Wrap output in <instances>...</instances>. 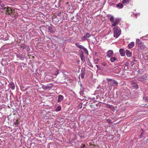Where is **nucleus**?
<instances>
[{"instance_id":"393cba45","label":"nucleus","mask_w":148,"mask_h":148,"mask_svg":"<svg viewBox=\"0 0 148 148\" xmlns=\"http://www.w3.org/2000/svg\"><path fill=\"white\" fill-rule=\"evenodd\" d=\"M61 109V107L60 106H58L56 108V111H60Z\"/></svg>"},{"instance_id":"a18cd8bd","label":"nucleus","mask_w":148,"mask_h":148,"mask_svg":"<svg viewBox=\"0 0 148 148\" xmlns=\"http://www.w3.org/2000/svg\"><path fill=\"white\" fill-rule=\"evenodd\" d=\"M111 16V15L109 14H108L107 16L108 17H110Z\"/></svg>"},{"instance_id":"58836bf2","label":"nucleus","mask_w":148,"mask_h":148,"mask_svg":"<svg viewBox=\"0 0 148 148\" xmlns=\"http://www.w3.org/2000/svg\"><path fill=\"white\" fill-rule=\"evenodd\" d=\"M75 45H76V46L77 47H78V48H79V47H80V45H79V44H78L76 43V44H75Z\"/></svg>"},{"instance_id":"864d4df0","label":"nucleus","mask_w":148,"mask_h":148,"mask_svg":"<svg viewBox=\"0 0 148 148\" xmlns=\"http://www.w3.org/2000/svg\"><path fill=\"white\" fill-rule=\"evenodd\" d=\"M98 59H97V62H98Z\"/></svg>"},{"instance_id":"cd10ccee","label":"nucleus","mask_w":148,"mask_h":148,"mask_svg":"<svg viewBox=\"0 0 148 148\" xmlns=\"http://www.w3.org/2000/svg\"><path fill=\"white\" fill-rule=\"evenodd\" d=\"M83 50H84V52L85 53H86L87 54H88V52L87 50V49L85 48V47H84L83 48Z\"/></svg>"},{"instance_id":"c9c22d12","label":"nucleus","mask_w":148,"mask_h":148,"mask_svg":"<svg viewBox=\"0 0 148 148\" xmlns=\"http://www.w3.org/2000/svg\"><path fill=\"white\" fill-rule=\"evenodd\" d=\"M2 9L3 10H4L6 12L8 9V7H4L3 8H2Z\"/></svg>"},{"instance_id":"4d7b16f0","label":"nucleus","mask_w":148,"mask_h":148,"mask_svg":"<svg viewBox=\"0 0 148 148\" xmlns=\"http://www.w3.org/2000/svg\"><path fill=\"white\" fill-rule=\"evenodd\" d=\"M60 15V14H59V13H58V15Z\"/></svg>"},{"instance_id":"b1692460","label":"nucleus","mask_w":148,"mask_h":148,"mask_svg":"<svg viewBox=\"0 0 148 148\" xmlns=\"http://www.w3.org/2000/svg\"><path fill=\"white\" fill-rule=\"evenodd\" d=\"M134 60L132 62V63H133L132 65H133V64H138V60H135V58L134 57Z\"/></svg>"},{"instance_id":"f3484780","label":"nucleus","mask_w":148,"mask_h":148,"mask_svg":"<svg viewBox=\"0 0 148 148\" xmlns=\"http://www.w3.org/2000/svg\"><path fill=\"white\" fill-rule=\"evenodd\" d=\"M119 51L121 56H125V51L123 49H120Z\"/></svg>"},{"instance_id":"412c9836","label":"nucleus","mask_w":148,"mask_h":148,"mask_svg":"<svg viewBox=\"0 0 148 148\" xmlns=\"http://www.w3.org/2000/svg\"><path fill=\"white\" fill-rule=\"evenodd\" d=\"M134 45V43L133 42H130L128 45V47L129 48H132Z\"/></svg>"},{"instance_id":"a211bd4d","label":"nucleus","mask_w":148,"mask_h":148,"mask_svg":"<svg viewBox=\"0 0 148 148\" xmlns=\"http://www.w3.org/2000/svg\"><path fill=\"white\" fill-rule=\"evenodd\" d=\"M125 53L127 56L128 57H130L132 56V53L129 50H125Z\"/></svg>"},{"instance_id":"473e14b6","label":"nucleus","mask_w":148,"mask_h":148,"mask_svg":"<svg viewBox=\"0 0 148 148\" xmlns=\"http://www.w3.org/2000/svg\"><path fill=\"white\" fill-rule=\"evenodd\" d=\"M27 47V45H22L21 46V48L23 49H25V48H26V47Z\"/></svg>"},{"instance_id":"c03bdc74","label":"nucleus","mask_w":148,"mask_h":148,"mask_svg":"<svg viewBox=\"0 0 148 148\" xmlns=\"http://www.w3.org/2000/svg\"><path fill=\"white\" fill-rule=\"evenodd\" d=\"M80 86L81 88H82V89H83V86L82 84H80Z\"/></svg>"},{"instance_id":"20e7f679","label":"nucleus","mask_w":148,"mask_h":148,"mask_svg":"<svg viewBox=\"0 0 148 148\" xmlns=\"http://www.w3.org/2000/svg\"><path fill=\"white\" fill-rule=\"evenodd\" d=\"M137 80L139 82L144 83L146 82V78L145 75L138 76L137 78Z\"/></svg>"},{"instance_id":"3c124183","label":"nucleus","mask_w":148,"mask_h":148,"mask_svg":"<svg viewBox=\"0 0 148 148\" xmlns=\"http://www.w3.org/2000/svg\"><path fill=\"white\" fill-rule=\"evenodd\" d=\"M94 100L95 99V98H92V100Z\"/></svg>"},{"instance_id":"aec40b11","label":"nucleus","mask_w":148,"mask_h":148,"mask_svg":"<svg viewBox=\"0 0 148 148\" xmlns=\"http://www.w3.org/2000/svg\"><path fill=\"white\" fill-rule=\"evenodd\" d=\"M130 1L131 0H123L122 1V3L125 5H127L128 4Z\"/></svg>"},{"instance_id":"f8f14e48","label":"nucleus","mask_w":148,"mask_h":148,"mask_svg":"<svg viewBox=\"0 0 148 148\" xmlns=\"http://www.w3.org/2000/svg\"><path fill=\"white\" fill-rule=\"evenodd\" d=\"M14 11L10 8L8 7V9L6 12V14L10 15Z\"/></svg>"},{"instance_id":"bb28decb","label":"nucleus","mask_w":148,"mask_h":148,"mask_svg":"<svg viewBox=\"0 0 148 148\" xmlns=\"http://www.w3.org/2000/svg\"><path fill=\"white\" fill-rule=\"evenodd\" d=\"M110 20L112 23H113L114 20V17L113 16H111L110 18Z\"/></svg>"},{"instance_id":"de8ad7c7","label":"nucleus","mask_w":148,"mask_h":148,"mask_svg":"<svg viewBox=\"0 0 148 148\" xmlns=\"http://www.w3.org/2000/svg\"><path fill=\"white\" fill-rule=\"evenodd\" d=\"M59 74V73L58 72V71H57V73L56 74V75H58V74Z\"/></svg>"},{"instance_id":"2f4dec72","label":"nucleus","mask_w":148,"mask_h":148,"mask_svg":"<svg viewBox=\"0 0 148 148\" xmlns=\"http://www.w3.org/2000/svg\"><path fill=\"white\" fill-rule=\"evenodd\" d=\"M106 121L110 124H111L112 123L111 120L110 119H108Z\"/></svg>"},{"instance_id":"0eeeda50","label":"nucleus","mask_w":148,"mask_h":148,"mask_svg":"<svg viewBox=\"0 0 148 148\" xmlns=\"http://www.w3.org/2000/svg\"><path fill=\"white\" fill-rule=\"evenodd\" d=\"M56 29L51 26H49L48 28V31L51 34H53L55 32Z\"/></svg>"},{"instance_id":"5701e85b","label":"nucleus","mask_w":148,"mask_h":148,"mask_svg":"<svg viewBox=\"0 0 148 148\" xmlns=\"http://www.w3.org/2000/svg\"><path fill=\"white\" fill-rule=\"evenodd\" d=\"M123 7V5L121 3L117 4L116 5V7L119 8H122Z\"/></svg>"},{"instance_id":"ea45409f","label":"nucleus","mask_w":148,"mask_h":148,"mask_svg":"<svg viewBox=\"0 0 148 148\" xmlns=\"http://www.w3.org/2000/svg\"><path fill=\"white\" fill-rule=\"evenodd\" d=\"M84 47L82 45H80L79 48L83 49V48H84Z\"/></svg>"},{"instance_id":"f704fd0d","label":"nucleus","mask_w":148,"mask_h":148,"mask_svg":"<svg viewBox=\"0 0 148 148\" xmlns=\"http://www.w3.org/2000/svg\"><path fill=\"white\" fill-rule=\"evenodd\" d=\"M82 104L81 103H80L78 105V107L81 109L82 108Z\"/></svg>"},{"instance_id":"9d476101","label":"nucleus","mask_w":148,"mask_h":148,"mask_svg":"<svg viewBox=\"0 0 148 148\" xmlns=\"http://www.w3.org/2000/svg\"><path fill=\"white\" fill-rule=\"evenodd\" d=\"M106 65H96L97 67L99 70L105 71L106 69V67L104 66Z\"/></svg>"},{"instance_id":"f03ea898","label":"nucleus","mask_w":148,"mask_h":148,"mask_svg":"<svg viewBox=\"0 0 148 148\" xmlns=\"http://www.w3.org/2000/svg\"><path fill=\"white\" fill-rule=\"evenodd\" d=\"M106 81L107 82L108 85H110L111 87L114 85L115 86L117 85L118 84V83L114 79L107 78Z\"/></svg>"},{"instance_id":"4be33fe9","label":"nucleus","mask_w":148,"mask_h":148,"mask_svg":"<svg viewBox=\"0 0 148 148\" xmlns=\"http://www.w3.org/2000/svg\"><path fill=\"white\" fill-rule=\"evenodd\" d=\"M51 86H46L45 85H43L42 86V88L44 90H47L49 89H50L51 88Z\"/></svg>"},{"instance_id":"4468645a","label":"nucleus","mask_w":148,"mask_h":148,"mask_svg":"<svg viewBox=\"0 0 148 148\" xmlns=\"http://www.w3.org/2000/svg\"><path fill=\"white\" fill-rule=\"evenodd\" d=\"M64 99V97L62 95H60L58 96L57 101L58 102H61Z\"/></svg>"},{"instance_id":"a19ab883","label":"nucleus","mask_w":148,"mask_h":148,"mask_svg":"<svg viewBox=\"0 0 148 148\" xmlns=\"http://www.w3.org/2000/svg\"><path fill=\"white\" fill-rule=\"evenodd\" d=\"M85 145H83L80 148H86Z\"/></svg>"},{"instance_id":"c85d7f7f","label":"nucleus","mask_w":148,"mask_h":148,"mask_svg":"<svg viewBox=\"0 0 148 148\" xmlns=\"http://www.w3.org/2000/svg\"><path fill=\"white\" fill-rule=\"evenodd\" d=\"M143 99L145 100V102H147L148 101V96L146 97H143Z\"/></svg>"},{"instance_id":"f257e3e1","label":"nucleus","mask_w":148,"mask_h":148,"mask_svg":"<svg viewBox=\"0 0 148 148\" xmlns=\"http://www.w3.org/2000/svg\"><path fill=\"white\" fill-rule=\"evenodd\" d=\"M114 36L116 38H117L120 35L121 30L119 27L118 26L114 27Z\"/></svg>"},{"instance_id":"ddd939ff","label":"nucleus","mask_w":148,"mask_h":148,"mask_svg":"<svg viewBox=\"0 0 148 148\" xmlns=\"http://www.w3.org/2000/svg\"><path fill=\"white\" fill-rule=\"evenodd\" d=\"M17 57L21 60H23L24 59L23 56L20 53H17L16 54Z\"/></svg>"},{"instance_id":"5fc2aeb1","label":"nucleus","mask_w":148,"mask_h":148,"mask_svg":"<svg viewBox=\"0 0 148 148\" xmlns=\"http://www.w3.org/2000/svg\"><path fill=\"white\" fill-rule=\"evenodd\" d=\"M25 66V65H23V67H24Z\"/></svg>"},{"instance_id":"8fccbe9b","label":"nucleus","mask_w":148,"mask_h":148,"mask_svg":"<svg viewBox=\"0 0 148 148\" xmlns=\"http://www.w3.org/2000/svg\"><path fill=\"white\" fill-rule=\"evenodd\" d=\"M95 145H96L95 144H94V145H93V146H94V147H95Z\"/></svg>"},{"instance_id":"49530a36","label":"nucleus","mask_w":148,"mask_h":148,"mask_svg":"<svg viewBox=\"0 0 148 148\" xmlns=\"http://www.w3.org/2000/svg\"><path fill=\"white\" fill-rule=\"evenodd\" d=\"M138 72V73H140L141 74L142 73L141 72V71H140L139 70H138V71H137Z\"/></svg>"},{"instance_id":"603ef678","label":"nucleus","mask_w":148,"mask_h":148,"mask_svg":"<svg viewBox=\"0 0 148 148\" xmlns=\"http://www.w3.org/2000/svg\"><path fill=\"white\" fill-rule=\"evenodd\" d=\"M142 107H144V106H141Z\"/></svg>"},{"instance_id":"7c9ffc66","label":"nucleus","mask_w":148,"mask_h":148,"mask_svg":"<svg viewBox=\"0 0 148 148\" xmlns=\"http://www.w3.org/2000/svg\"><path fill=\"white\" fill-rule=\"evenodd\" d=\"M81 60L83 62H84L85 61V57L84 56L80 57Z\"/></svg>"},{"instance_id":"423d86ee","label":"nucleus","mask_w":148,"mask_h":148,"mask_svg":"<svg viewBox=\"0 0 148 148\" xmlns=\"http://www.w3.org/2000/svg\"><path fill=\"white\" fill-rule=\"evenodd\" d=\"M85 73V68L83 67L82 68L80 73V76L83 79L84 77Z\"/></svg>"},{"instance_id":"c756f323","label":"nucleus","mask_w":148,"mask_h":148,"mask_svg":"<svg viewBox=\"0 0 148 148\" xmlns=\"http://www.w3.org/2000/svg\"><path fill=\"white\" fill-rule=\"evenodd\" d=\"M79 93L80 95H81L82 96H84V91L82 90H81V91H80Z\"/></svg>"},{"instance_id":"1a4fd4ad","label":"nucleus","mask_w":148,"mask_h":148,"mask_svg":"<svg viewBox=\"0 0 148 148\" xmlns=\"http://www.w3.org/2000/svg\"><path fill=\"white\" fill-rule=\"evenodd\" d=\"M12 17H14L15 19L17 18L18 16V14L17 12H15L14 11L10 15Z\"/></svg>"},{"instance_id":"4c0bfd02","label":"nucleus","mask_w":148,"mask_h":148,"mask_svg":"<svg viewBox=\"0 0 148 148\" xmlns=\"http://www.w3.org/2000/svg\"><path fill=\"white\" fill-rule=\"evenodd\" d=\"M18 120H16V122L15 123V125H16V126H17V125H18Z\"/></svg>"},{"instance_id":"6ab92c4d","label":"nucleus","mask_w":148,"mask_h":148,"mask_svg":"<svg viewBox=\"0 0 148 148\" xmlns=\"http://www.w3.org/2000/svg\"><path fill=\"white\" fill-rule=\"evenodd\" d=\"M9 87L12 90H14L15 89V86L14 84L12 82L10 84Z\"/></svg>"},{"instance_id":"9b49d317","label":"nucleus","mask_w":148,"mask_h":148,"mask_svg":"<svg viewBox=\"0 0 148 148\" xmlns=\"http://www.w3.org/2000/svg\"><path fill=\"white\" fill-rule=\"evenodd\" d=\"M113 53V51L112 50H108L107 53V56L109 58L111 57Z\"/></svg>"},{"instance_id":"72a5a7b5","label":"nucleus","mask_w":148,"mask_h":148,"mask_svg":"<svg viewBox=\"0 0 148 148\" xmlns=\"http://www.w3.org/2000/svg\"><path fill=\"white\" fill-rule=\"evenodd\" d=\"M79 55L80 57L84 56V53L82 51H80Z\"/></svg>"},{"instance_id":"13d9d810","label":"nucleus","mask_w":148,"mask_h":148,"mask_svg":"<svg viewBox=\"0 0 148 148\" xmlns=\"http://www.w3.org/2000/svg\"><path fill=\"white\" fill-rule=\"evenodd\" d=\"M96 106H97V104H96Z\"/></svg>"},{"instance_id":"37998d69","label":"nucleus","mask_w":148,"mask_h":148,"mask_svg":"<svg viewBox=\"0 0 148 148\" xmlns=\"http://www.w3.org/2000/svg\"><path fill=\"white\" fill-rule=\"evenodd\" d=\"M1 7L2 8H3L4 7V5L3 4H1Z\"/></svg>"},{"instance_id":"a878e982","label":"nucleus","mask_w":148,"mask_h":148,"mask_svg":"<svg viewBox=\"0 0 148 148\" xmlns=\"http://www.w3.org/2000/svg\"><path fill=\"white\" fill-rule=\"evenodd\" d=\"M116 60V58L114 57H112L110 59V60L112 62H114Z\"/></svg>"},{"instance_id":"e433bc0d","label":"nucleus","mask_w":148,"mask_h":148,"mask_svg":"<svg viewBox=\"0 0 148 148\" xmlns=\"http://www.w3.org/2000/svg\"><path fill=\"white\" fill-rule=\"evenodd\" d=\"M144 134V133H143V132H142L140 135L139 136V138H142L143 137V135Z\"/></svg>"},{"instance_id":"09e8293b","label":"nucleus","mask_w":148,"mask_h":148,"mask_svg":"<svg viewBox=\"0 0 148 148\" xmlns=\"http://www.w3.org/2000/svg\"><path fill=\"white\" fill-rule=\"evenodd\" d=\"M90 66L91 67H93V65H90Z\"/></svg>"},{"instance_id":"39448f33","label":"nucleus","mask_w":148,"mask_h":148,"mask_svg":"<svg viewBox=\"0 0 148 148\" xmlns=\"http://www.w3.org/2000/svg\"><path fill=\"white\" fill-rule=\"evenodd\" d=\"M121 19L120 18H117L115 20H114L113 23L112 24V27L114 26L116 27V25H118L121 21Z\"/></svg>"},{"instance_id":"7ed1b4c3","label":"nucleus","mask_w":148,"mask_h":148,"mask_svg":"<svg viewBox=\"0 0 148 148\" xmlns=\"http://www.w3.org/2000/svg\"><path fill=\"white\" fill-rule=\"evenodd\" d=\"M136 44L138 45V46L141 49H144L145 47V45L143 44L142 41L138 39L136 40Z\"/></svg>"},{"instance_id":"2eb2a0df","label":"nucleus","mask_w":148,"mask_h":148,"mask_svg":"<svg viewBox=\"0 0 148 148\" xmlns=\"http://www.w3.org/2000/svg\"><path fill=\"white\" fill-rule=\"evenodd\" d=\"M84 134L83 132L82 131L79 132H78L77 135L79 136L81 138H82L84 137Z\"/></svg>"},{"instance_id":"6e6552de","label":"nucleus","mask_w":148,"mask_h":148,"mask_svg":"<svg viewBox=\"0 0 148 148\" xmlns=\"http://www.w3.org/2000/svg\"><path fill=\"white\" fill-rule=\"evenodd\" d=\"M91 36V34L89 33H85L84 35L82 38V40L83 41L85 40L87 38H89Z\"/></svg>"},{"instance_id":"79ce46f5","label":"nucleus","mask_w":148,"mask_h":148,"mask_svg":"<svg viewBox=\"0 0 148 148\" xmlns=\"http://www.w3.org/2000/svg\"><path fill=\"white\" fill-rule=\"evenodd\" d=\"M128 65H125V66L124 67V69H126V68H127L128 67Z\"/></svg>"},{"instance_id":"dca6fc26","label":"nucleus","mask_w":148,"mask_h":148,"mask_svg":"<svg viewBox=\"0 0 148 148\" xmlns=\"http://www.w3.org/2000/svg\"><path fill=\"white\" fill-rule=\"evenodd\" d=\"M132 87L136 89H137L138 88V86L136 83L134 82H132Z\"/></svg>"},{"instance_id":"6e6d98bb","label":"nucleus","mask_w":148,"mask_h":148,"mask_svg":"<svg viewBox=\"0 0 148 148\" xmlns=\"http://www.w3.org/2000/svg\"><path fill=\"white\" fill-rule=\"evenodd\" d=\"M60 15V14H59V13H58V15Z\"/></svg>"}]
</instances>
